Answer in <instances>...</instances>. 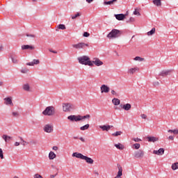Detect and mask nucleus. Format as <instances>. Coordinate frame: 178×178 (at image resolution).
Wrapping results in <instances>:
<instances>
[{"mask_svg":"<svg viewBox=\"0 0 178 178\" xmlns=\"http://www.w3.org/2000/svg\"><path fill=\"white\" fill-rule=\"evenodd\" d=\"M44 131L45 133H52L54 131V127L49 124H46L44 127Z\"/></svg>","mask_w":178,"mask_h":178,"instance_id":"nucleus-11","label":"nucleus"},{"mask_svg":"<svg viewBox=\"0 0 178 178\" xmlns=\"http://www.w3.org/2000/svg\"><path fill=\"white\" fill-rule=\"evenodd\" d=\"M49 52H52V54H58V51H54L52 49H49Z\"/></svg>","mask_w":178,"mask_h":178,"instance_id":"nucleus-56","label":"nucleus"},{"mask_svg":"<svg viewBox=\"0 0 178 178\" xmlns=\"http://www.w3.org/2000/svg\"><path fill=\"white\" fill-rule=\"evenodd\" d=\"M83 119H86V115H83V116L81 115V120H83Z\"/></svg>","mask_w":178,"mask_h":178,"instance_id":"nucleus-61","label":"nucleus"},{"mask_svg":"<svg viewBox=\"0 0 178 178\" xmlns=\"http://www.w3.org/2000/svg\"><path fill=\"white\" fill-rule=\"evenodd\" d=\"M114 2H118V0H111L108 1H104V5H113Z\"/></svg>","mask_w":178,"mask_h":178,"instance_id":"nucleus-31","label":"nucleus"},{"mask_svg":"<svg viewBox=\"0 0 178 178\" xmlns=\"http://www.w3.org/2000/svg\"><path fill=\"white\" fill-rule=\"evenodd\" d=\"M172 170H176L178 169V163H175L172 165Z\"/></svg>","mask_w":178,"mask_h":178,"instance_id":"nucleus-36","label":"nucleus"},{"mask_svg":"<svg viewBox=\"0 0 178 178\" xmlns=\"http://www.w3.org/2000/svg\"><path fill=\"white\" fill-rule=\"evenodd\" d=\"M12 115H13V118H19V116H20V114H19V112H17V111H13L12 113Z\"/></svg>","mask_w":178,"mask_h":178,"instance_id":"nucleus-37","label":"nucleus"},{"mask_svg":"<svg viewBox=\"0 0 178 178\" xmlns=\"http://www.w3.org/2000/svg\"><path fill=\"white\" fill-rule=\"evenodd\" d=\"M168 133H173V134H178V129H169Z\"/></svg>","mask_w":178,"mask_h":178,"instance_id":"nucleus-38","label":"nucleus"},{"mask_svg":"<svg viewBox=\"0 0 178 178\" xmlns=\"http://www.w3.org/2000/svg\"><path fill=\"white\" fill-rule=\"evenodd\" d=\"M155 28H152L150 31L147 32V35H153V34H155Z\"/></svg>","mask_w":178,"mask_h":178,"instance_id":"nucleus-34","label":"nucleus"},{"mask_svg":"<svg viewBox=\"0 0 178 178\" xmlns=\"http://www.w3.org/2000/svg\"><path fill=\"white\" fill-rule=\"evenodd\" d=\"M22 88L24 91H30V85L29 83L24 84Z\"/></svg>","mask_w":178,"mask_h":178,"instance_id":"nucleus-30","label":"nucleus"},{"mask_svg":"<svg viewBox=\"0 0 178 178\" xmlns=\"http://www.w3.org/2000/svg\"><path fill=\"white\" fill-rule=\"evenodd\" d=\"M145 152L143 149H138L136 152H134V158H136L137 159H141L144 158Z\"/></svg>","mask_w":178,"mask_h":178,"instance_id":"nucleus-6","label":"nucleus"},{"mask_svg":"<svg viewBox=\"0 0 178 178\" xmlns=\"http://www.w3.org/2000/svg\"><path fill=\"white\" fill-rule=\"evenodd\" d=\"M72 47L74 49H84L86 47H89V45L87 43L79 42L78 44H73Z\"/></svg>","mask_w":178,"mask_h":178,"instance_id":"nucleus-5","label":"nucleus"},{"mask_svg":"<svg viewBox=\"0 0 178 178\" xmlns=\"http://www.w3.org/2000/svg\"><path fill=\"white\" fill-rule=\"evenodd\" d=\"M80 15H81L80 13H77L75 14L74 15H72V19H76V17H79V16H80Z\"/></svg>","mask_w":178,"mask_h":178,"instance_id":"nucleus-44","label":"nucleus"},{"mask_svg":"<svg viewBox=\"0 0 178 178\" xmlns=\"http://www.w3.org/2000/svg\"><path fill=\"white\" fill-rule=\"evenodd\" d=\"M112 102L114 105H115L116 106H118V105H120V99H118V98H114L112 99Z\"/></svg>","mask_w":178,"mask_h":178,"instance_id":"nucleus-25","label":"nucleus"},{"mask_svg":"<svg viewBox=\"0 0 178 178\" xmlns=\"http://www.w3.org/2000/svg\"><path fill=\"white\" fill-rule=\"evenodd\" d=\"M134 15L136 16H140L141 14H140V11L138 10V8H135V10L134 11Z\"/></svg>","mask_w":178,"mask_h":178,"instance_id":"nucleus-39","label":"nucleus"},{"mask_svg":"<svg viewBox=\"0 0 178 178\" xmlns=\"http://www.w3.org/2000/svg\"><path fill=\"white\" fill-rule=\"evenodd\" d=\"M74 109V105L70 103H64L63 104V112H70Z\"/></svg>","mask_w":178,"mask_h":178,"instance_id":"nucleus-4","label":"nucleus"},{"mask_svg":"<svg viewBox=\"0 0 178 178\" xmlns=\"http://www.w3.org/2000/svg\"><path fill=\"white\" fill-rule=\"evenodd\" d=\"M2 138L6 143H8V141H10L11 137L8 135H3Z\"/></svg>","mask_w":178,"mask_h":178,"instance_id":"nucleus-27","label":"nucleus"},{"mask_svg":"<svg viewBox=\"0 0 178 178\" xmlns=\"http://www.w3.org/2000/svg\"><path fill=\"white\" fill-rule=\"evenodd\" d=\"M153 86H154V87L159 86V82H158V81L153 82Z\"/></svg>","mask_w":178,"mask_h":178,"instance_id":"nucleus-51","label":"nucleus"},{"mask_svg":"<svg viewBox=\"0 0 178 178\" xmlns=\"http://www.w3.org/2000/svg\"><path fill=\"white\" fill-rule=\"evenodd\" d=\"M122 35V31L118 29H113L108 35V38H118Z\"/></svg>","mask_w":178,"mask_h":178,"instance_id":"nucleus-3","label":"nucleus"},{"mask_svg":"<svg viewBox=\"0 0 178 178\" xmlns=\"http://www.w3.org/2000/svg\"><path fill=\"white\" fill-rule=\"evenodd\" d=\"M172 70H164L159 74V76H161L162 77H166V76H170Z\"/></svg>","mask_w":178,"mask_h":178,"instance_id":"nucleus-10","label":"nucleus"},{"mask_svg":"<svg viewBox=\"0 0 178 178\" xmlns=\"http://www.w3.org/2000/svg\"><path fill=\"white\" fill-rule=\"evenodd\" d=\"M153 154L156 155H163V154H165V149L160 148L159 150H154Z\"/></svg>","mask_w":178,"mask_h":178,"instance_id":"nucleus-16","label":"nucleus"},{"mask_svg":"<svg viewBox=\"0 0 178 178\" xmlns=\"http://www.w3.org/2000/svg\"><path fill=\"white\" fill-rule=\"evenodd\" d=\"M85 116L86 119H90V118H91V115H90L89 114L86 115Z\"/></svg>","mask_w":178,"mask_h":178,"instance_id":"nucleus-60","label":"nucleus"},{"mask_svg":"<svg viewBox=\"0 0 178 178\" xmlns=\"http://www.w3.org/2000/svg\"><path fill=\"white\" fill-rule=\"evenodd\" d=\"M140 117L142 118V119H147V115L145 114H141Z\"/></svg>","mask_w":178,"mask_h":178,"instance_id":"nucleus-53","label":"nucleus"},{"mask_svg":"<svg viewBox=\"0 0 178 178\" xmlns=\"http://www.w3.org/2000/svg\"><path fill=\"white\" fill-rule=\"evenodd\" d=\"M120 106L124 111H130L131 109V104L127 103L126 104H120Z\"/></svg>","mask_w":178,"mask_h":178,"instance_id":"nucleus-15","label":"nucleus"},{"mask_svg":"<svg viewBox=\"0 0 178 178\" xmlns=\"http://www.w3.org/2000/svg\"><path fill=\"white\" fill-rule=\"evenodd\" d=\"M94 0H86V2H88V3H91Z\"/></svg>","mask_w":178,"mask_h":178,"instance_id":"nucleus-63","label":"nucleus"},{"mask_svg":"<svg viewBox=\"0 0 178 178\" xmlns=\"http://www.w3.org/2000/svg\"><path fill=\"white\" fill-rule=\"evenodd\" d=\"M111 94H112V95H115V97H118V92H116V91H115V90H111Z\"/></svg>","mask_w":178,"mask_h":178,"instance_id":"nucleus-47","label":"nucleus"},{"mask_svg":"<svg viewBox=\"0 0 178 178\" xmlns=\"http://www.w3.org/2000/svg\"><path fill=\"white\" fill-rule=\"evenodd\" d=\"M88 129H90V124H86L80 127V130H81L82 131H84V130H88Z\"/></svg>","mask_w":178,"mask_h":178,"instance_id":"nucleus-28","label":"nucleus"},{"mask_svg":"<svg viewBox=\"0 0 178 178\" xmlns=\"http://www.w3.org/2000/svg\"><path fill=\"white\" fill-rule=\"evenodd\" d=\"M0 158L3 159V151L0 148Z\"/></svg>","mask_w":178,"mask_h":178,"instance_id":"nucleus-45","label":"nucleus"},{"mask_svg":"<svg viewBox=\"0 0 178 178\" xmlns=\"http://www.w3.org/2000/svg\"><path fill=\"white\" fill-rule=\"evenodd\" d=\"M111 127H113V126L112 125H102V126H99V129H102V130L103 131H109V130H111Z\"/></svg>","mask_w":178,"mask_h":178,"instance_id":"nucleus-14","label":"nucleus"},{"mask_svg":"<svg viewBox=\"0 0 178 178\" xmlns=\"http://www.w3.org/2000/svg\"><path fill=\"white\" fill-rule=\"evenodd\" d=\"M134 60H138V62H144V60H145V58H141L140 56H136L134 58Z\"/></svg>","mask_w":178,"mask_h":178,"instance_id":"nucleus-32","label":"nucleus"},{"mask_svg":"<svg viewBox=\"0 0 178 178\" xmlns=\"http://www.w3.org/2000/svg\"><path fill=\"white\" fill-rule=\"evenodd\" d=\"M92 63H94V65H95L96 66H102V65H104V62L101 61L99 58H94Z\"/></svg>","mask_w":178,"mask_h":178,"instance_id":"nucleus-13","label":"nucleus"},{"mask_svg":"<svg viewBox=\"0 0 178 178\" xmlns=\"http://www.w3.org/2000/svg\"><path fill=\"white\" fill-rule=\"evenodd\" d=\"M168 140H175V137H174V136H170L168 137Z\"/></svg>","mask_w":178,"mask_h":178,"instance_id":"nucleus-57","label":"nucleus"},{"mask_svg":"<svg viewBox=\"0 0 178 178\" xmlns=\"http://www.w3.org/2000/svg\"><path fill=\"white\" fill-rule=\"evenodd\" d=\"M153 3L156 6H161L162 5V2L161 1V0H153Z\"/></svg>","mask_w":178,"mask_h":178,"instance_id":"nucleus-29","label":"nucleus"},{"mask_svg":"<svg viewBox=\"0 0 178 178\" xmlns=\"http://www.w3.org/2000/svg\"><path fill=\"white\" fill-rule=\"evenodd\" d=\"M52 149H54V151H58V146H54V147H52Z\"/></svg>","mask_w":178,"mask_h":178,"instance_id":"nucleus-54","label":"nucleus"},{"mask_svg":"<svg viewBox=\"0 0 178 178\" xmlns=\"http://www.w3.org/2000/svg\"><path fill=\"white\" fill-rule=\"evenodd\" d=\"M26 37H31V38H35V35L26 34Z\"/></svg>","mask_w":178,"mask_h":178,"instance_id":"nucleus-50","label":"nucleus"},{"mask_svg":"<svg viewBox=\"0 0 178 178\" xmlns=\"http://www.w3.org/2000/svg\"><path fill=\"white\" fill-rule=\"evenodd\" d=\"M22 50H24V49H31V50H33V49H34V47L30 46L29 44L22 45Z\"/></svg>","mask_w":178,"mask_h":178,"instance_id":"nucleus-24","label":"nucleus"},{"mask_svg":"<svg viewBox=\"0 0 178 178\" xmlns=\"http://www.w3.org/2000/svg\"><path fill=\"white\" fill-rule=\"evenodd\" d=\"M27 66H34V65H40V60L34 59L32 62L27 63Z\"/></svg>","mask_w":178,"mask_h":178,"instance_id":"nucleus-20","label":"nucleus"},{"mask_svg":"<svg viewBox=\"0 0 178 178\" xmlns=\"http://www.w3.org/2000/svg\"><path fill=\"white\" fill-rule=\"evenodd\" d=\"M83 37H90V33L88 32H84L83 34Z\"/></svg>","mask_w":178,"mask_h":178,"instance_id":"nucleus-48","label":"nucleus"},{"mask_svg":"<svg viewBox=\"0 0 178 178\" xmlns=\"http://www.w3.org/2000/svg\"><path fill=\"white\" fill-rule=\"evenodd\" d=\"M58 175V173L55 174V175H50V178H55L56 177V175Z\"/></svg>","mask_w":178,"mask_h":178,"instance_id":"nucleus-55","label":"nucleus"},{"mask_svg":"<svg viewBox=\"0 0 178 178\" xmlns=\"http://www.w3.org/2000/svg\"><path fill=\"white\" fill-rule=\"evenodd\" d=\"M68 120H70L71 122H80L81 120V115H69L67 117Z\"/></svg>","mask_w":178,"mask_h":178,"instance_id":"nucleus-7","label":"nucleus"},{"mask_svg":"<svg viewBox=\"0 0 178 178\" xmlns=\"http://www.w3.org/2000/svg\"><path fill=\"white\" fill-rule=\"evenodd\" d=\"M138 70H140V68H138V67H134V68H130L128 70V73L129 74H134V73H136V72H138Z\"/></svg>","mask_w":178,"mask_h":178,"instance_id":"nucleus-19","label":"nucleus"},{"mask_svg":"<svg viewBox=\"0 0 178 178\" xmlns=\"http://www.w3.org/2000/svg\"><path fill=\"white\" fill-rule=\"evenodd\" d=\"M11 60H12V62L13 63H19V60H17V58H15V57H12L11 56Z\"/></svg>","mask_w":178,"mask_h":178,"instance_id":"nucleus-42","label":"nucleus"},{"mask_svg":"<svg viewBox=\"0 0 178 178\" xmlns=\"http://www.w3.org/2000/svg\"><path fill=\"white\" fill-rule=\"evenodd\" d=\"M83 161H86L87 163H90V165H92L94 163V160L87 156H83Z\"/></svg>","mask_w":178,"mask_h":178,"instance_id":"nucleus-18","label":"nucleus"},{"mask_svg":"<svg viewBox=\"0 0 178 178\" xmlns=\"http://www.w3.org/2000/svg\"><path fill=\"white\" fill-rule=\"evenodd\" d=\"M79 140L82 141V143H84L86 140L83 138V137L79 138Z\"/></svg>","mask_w":178,"mask_h":178,"instance_id":"nucleus-62","label":"nucleus"},{"mask_svg":"<svg viewBox=\"0 0 178 178\" xmlns=\"http://www.w3.org/2000/svg\"><path fill=\"white\" fill-rule=\"evenodd\" d=\"M5 105H8L9 106H13V102H12V97L4 98Z\"/></svg>","mask_w":178,"mask_h":178,"instance_id":"nucleus-12","label":"nucleus"},{"mask_svg":"<svg viewBox=\"0 0 178 178\" xmlns=\"http://www.w3.org/2000/svg\"><path fill=\"white\" fill-rule=\"evenodd\" d=\"M56 158V154L54 152H50L49 153V159L53 160Z\"/></svg>","mask_w":178,"mask_h":178,"instance_id":"nucleus-23","label":"nucleus"},{"mask_svg":"<svg viewBox=\"0 0 178 178\" xmlns=\"http://www.w3.org/2000/svg\"><path fill=\"white\" fill-rule=\"evenodd\" d=\"M115 147L117 148V149H124V145H122V143L115 144Z\"/></svg>","mask_w":178,"mask_h":178,"instance_id":"nucleus-26","label":"nucleus"},{"mask_svg":"<svg viewBox=\"0 0 178 178\" xmlns=\"http://www.w3.org/2000/svg\"><path fill=\"white\" fill-rule=\"evenodd\" d=\"M56 113V108L54 106H49L42 111V115L44 116H54Z\"/></svg>","mask_w":178,"mask_h":178,"instance_id":"nucleus-2","label":"nucleus"},{"mask_svg":"<svg viewBox=\"0 0 178 178\" xmlns=\"http://www.w3.org/2000/svg\"><path fill=\"white\" fill-rule=\"evenodd\" d=\"M129 15V11L127 12L126 14H115L114 15L115 19L117 20H124V19H126V16H127Z\"/></svg>","mask_w":178,"mask_h":178,"instance_id":"nucleus-8","label":"nucleus"},{"mask_svg":"<svg viewBox=\"0 0 178 178\" xmlns=\"http://www.w3.org/2000/svg\"><path fill=\"white\" fill-rule=\"evenodd\" d=\"M123 175V169L120 165H118V172L117 175V177H122V175Z\"/></svg>","mask_w":178,"mask_h":178,"instance_id":"nucleus-21","label":"nucleus"},{"mask_svg":"<svg viewBox=\"0 0 178 178\" xmlns=\"http://www.w3.org/2000/svg\"><path fill=\"white\" fill-rule=\"evenodd\" d=\"M72 156H74L75 158H78L79 159H84V155H83V154L79 153V152H74L72 154Z\"/></svg>","mask_w":178,"mask_h":178,"instance_id":"nucleus-17","label":"nucleus"},{"mask_svg":"<svg viewBox=\"0 0 178 178\" xmlns=\"http://www.w3.org/2000/svg\"><path fill=\"white\" fill-rule=\"evenodd\" d=\"M34 178H43L42 176H41V175L40 174H35L33 175Z\"/></svg>","mask_w":178,"mask_h":178,"instance_id":"nucleus-46","label":"nucleus"},{"mask_svg":"<svg viewBox=\"0 0 178 178\" xmlns=\"http://www.w3.org/2000/svg\"><path fill=\"white\" fill-rule=\"evenodd\" d=\"M58 29H59L60 30H66V26H65V24H60L58 26Z\"/></svg>","mask_w":178,"mask_h":178,"instance_id":"nucleus-35","label":"nucleus"},{"mask_svg":"<svg viewBox=\"0 0 178 178\" xmlns=\"http://www.w3.org/2000/svg\"><path fill=\"white\" fill-rule=\"evenodd\" d=\"M79 63L85 65V66H94L92 61L90 60V57L88 56H82L77 58Z\"/></svg>","mask_w":178,"mask_h":178,"instance_id":"nucleus-1","label":"nucleus"},{"mask_svg":"<svg viewBox=\"0 0 178 178\" xmlns=\"http://www.w3.org/2000/svg\"><path fill=\"white\" fill-rule=\"evenodd\" d=\"M20 140H21V141H22V143H21V144L22 145H28V144H29V142H26L24 140H23V138H20Z\"/></svg>","mask_w":178,"mask_h":178,"instance_id":"nucleus-41","label":"nucleus"},{"mask_svg":"<svg viewBox=\"0 0 178 178\" xmlns=\"http://www.w3.org/2000/svg\"><path fill=\"white\" fill-rule=\"evenodd\" d=\"M100 91H101L102 94H104V92L108 93V92H109V91H111V88H109V86H108L105 84H103L100 87Z\"/></svg>","mask_w":178,"mask_h":178,"instance_id":"nucleus-9","label":"nucleus"},{"mask_svg":"<svg viewBox=\"0 0 178 178\" xmlns=\"http://www.w3.org/2000/svg\"><path fill=\"white\" fill-rule=\"evenodd\" d=\"M147 140L149 143H155V141H158V138L154 137V136H148Z\"/></svg>","mask_w":178,"mask_h":178,"instance_id":"nucleus-22","label":"nucleus"},{"mask_svg":"<svg viewBox=\"0 0 178 178\" xmlns=\"http://www.w3.org/2000/svg\"><path fill=\"white\" fill-rule=\"evenodd\" d=\"M93 173H94L95 175H97V176H99V173L97 170H94V171H93Z\"/></svg>","mask_w":178,"mask_h":178,"instance_id":"nucleus-58","label":"nucleus"},{"mask_svg":"<svg viewBox=\"0 0 178 178\" xmlns=\"http://www.w3.org/2000/svg\"><path fill=\"white\" fill-rule=\"evenodd\" d=\"M19 145H20V143H19V142H15V147H19Z\"/></svg>","mask_w":178,"mask_h":178,"instance_id":"nucleus-59","label":"nucleus"},{"mask_svg":"<svg viewBox=\"0 0 178 178\" xmlns=\"http://www.w3.org/2000/svg\"><path fill=\"white\" fill-rule=\"evenodd\" d=\"M128 22H130L131 23H133L134 22H136V20L134 19V17H130L129 20Z\"/></svg>","mask_w":178,"mask_h":178,"instance_id":"nucleus-52","label":"nucleus"},{"mask_svg":"<svg viewBox=\"0 0 178 178\" xmlns=\"http://www.w3.org/2000/svg\"><path fill=\"white\" fill-rule=\"evenodd\" d=\"M133 147H134L135 149H140V147H141V145L140 143H135L133 145Z\"/></svg>","mask_w":178,"mask_h":178,"instance_id":"nucleus-40","label":"nucleus"},{"mask_svg":"<svg viewBox=\"0 0 178 178\" xmlns=\"http://www.w3.org/2000/svg\"><path fill=\"white\" fill-rule=\"evenodd\" d=\"M122 134H123V132H122V131H118L114 134H112V136H113V137H118V136H122Z\"/></svg>","mask_w":178,"mask_h":178,"instance_id":"nucleus-33","label":"nucleus"},{"mask_svg":"<svg viewBox=\"0 0 178 178\" xmlns=\"http://www.w3.org/2000/svg\"><path fill=\"white\" fill-rule=\"evenodd\" d=\"M2 86H3V82L0 81V87H2Z\"/></svg>","mask_w":178,"mask_h":178,"instance_id":"nucleus-64","label":"nucleus"},{"mask_svg":"<svg viewBox=\"0 0 178 178\" xmlns=\"http://www.w3.org/2000/svg\"><path fill=\"white\" fill-rule=\"evenodd\" d=\"M133 140L135 141L136 143H140V141H141V139L138 138H134Z\"/></svg>","mask_w":178,"mask_h":178,"instance_id":"nucleus-49","label":"nucleus"},{"mask_svg":"<svg viewBox=\"0 0 178 178\" xmlns=\"http://www.w3.org/2000/svg\"><path fill=\"white\" fill-rule=\"evenodd\" d=\"M21 73H24V74L29 73V69L24 68V69L21 70Z\"/></svg>","mask_w":178,"mask_h":178,"instance_id":"nucleus-43","label":"nucleus"}]
</instances>
